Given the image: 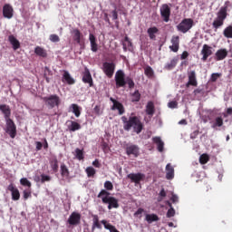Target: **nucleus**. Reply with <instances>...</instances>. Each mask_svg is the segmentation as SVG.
I'll list each match as a JSON object with an SVG mask.
<instances>
[{"instance_id": "f257e3e1", "label": "nucleus", "mask_w": 232, "mask_h": 232, "mask_svg": "<svg viewBox=\"0 0 232 232\" xmlns=\"http://www.w3.org/2000/svg\"><path fill=\"white\" fill-rule=\"evenodd\" d=\"M121 121L123 122V130H125V131H130V130L133 128L135 133L139 134L144 128L142 121H140V119L137 116H130L129 120L126 116H122Z\"/></svg>"}, {"instance_id": "f03ea898", "label": "nucleus", "mask_w": 232, "mask_h": 232, "mask_svg": "<svg viewBox=\"0 0 232 232\" xmlns=\"http://www.w3.org/2000/svg\"><path fill=\"white\" fill-rule=\"evenodd\" d=\"M42 101L44 102L45 105L50 110H53V108H59V106H61V98L57 94L42 97Z\"/></svg>"}, {"instance_id": "7ed1b4c3", "label": "nucleus", "mask_w": 232, "mask_h": 232, "mask_svg": "<svg viewBox=\"0 0 232 232\" xmlns=\"http://www.w3.org/2000/svg\"><path fill=\"white\" fill-rule=\"evenodd\" d=\"M194 24H195V22L193 21V19L184 18L177 25V30H178V32H181V34H188V32H189L191 28H193Z\"/></svg>"}, {"instance_id": "20e7f679", "label": "nucleus", "mask_w": 232, "mask_h": 232, "mask_svg": "<svg viewBox=\"0 0 232 232\" xmlns=\"http://www.w3.org/2000/svg\"><path fill=\"white\" fill-rule=\"evenodd\" d=\"M102 70L108 79H111L115 73V64L112 62H105L102 63Z\"/></svg>"}, {"instance_id": "39448f33", "label": "nucleus", "mask_w": 232, "mask_h": 232, "mask_svg": "<svg viewBox=\"0 0 232 232\" xmlns=\"http://www.w3.org/2000/svg\"><path fill=\"white\" fill-rule=\"evenodd\" d=\"M114 79L116 82V88H124V86H126V74L124 73V71H117Z\"/></svg>"}, {"instance_id": "423d86ee", "label": "nucleus", "mask_w": 232, "mask_h": 232, "mask_svg": "<svg viewBox=\"0 0 232 232\" xmlns=\"http://www.w3.org/2000/svg\"><path fill=\"white\" fill-rule=\"evenodd\" d=\"M6 121V133L11 137V139H15L17 135V127L12 119L5 120Z\"/></svg>"}, {"instance_id": "0eeeda50", "label": "nucleus", "mask_w": 232, "mask_h": 232, "mask_svg": "<svg viewBox=\"0 0 232 232\" xmlns=\"http://www.w3.org/2000/svg\"><path fill=\"white\" fill-rule=\"evenodd\" d=\"M160 15L164 23H169V17L171 16V8L168 4H163L160 8Z\"/></svg>"}, {"instance_id": "6e6552de", "label": "nucleus", "mask_w": 232, "mask_h": 232, "mask_svg": "<svg viewBox=\"0 0 232 232\" xmlns=\"http://www.w3.org/2000/svg\"><path fill=\"white\" fill-rule=\"evenodd\" d=\"M110 101L112 102V106L111 107V110L112 111H115V110H118L119 115H124L126 110L124 109V105L121 103V102L115 100L113 97L110 98Z\"/></svg>"}, {"instance_id": "1a4fd4ad", "label": "nucleus", "mask_w": 232, "mask_h": 232, "mask_svg": "<svg viewBox=\"0 0 232 232\" xmlns=\"http://www.w3.org/2000/svg\"><path fill=\"white\" fill-rule=\"evenodd\" d=\"M102 202L103 204H109L108 209H117L119 208V199L115 197L103 198Z\"/></svg>"}, {"instance_id": "9d476101", "label": "nucleus", "mask_w": 232, "mask_h": 232, "mask_svg": "<svg viewBox=\"0 0 232 232\" xmlns=\"http://www.w3.org/2000/svg\"><path fill=\"white\" fill-rule=\"evenodd\" d=\"M188 82L186 83V88H189V86H198V82H197V72L195 71H188Z\"/></svg>"}, {"instance_id": "9b49d317", "label": "nucleus", "mask_w": 232, "mask_h": 232, "mask_svg": "<svg viewBox=\"0 0 232 232\" xmlns=\"http://www.w3.org/2000/svg\"><path fill=\"white\" fill-rule=\"evenodd\" d=\"M82 81L84 82V84H89L90 88L93 87V78H92V73L90 72V69H88V67L84 68Z\"/></svg>"}, {"instance_id": "f8f14e48", "label": "nucleus", "mask_w": 232, "mask_h": 232, "mask_svg": "<svg viewBox=\"0 0 232 232\" xmlns=\"http://www.w3.org/2000/svg\"><path fill=\"white\" fill-rule=\"evenodd\" d=\"M201 55H203L201 61L206 63L208 58L210 57V55H213V47L209 46L208 44H204L201 50Z\"/></svg>"}, {"instance_id": "ddd939ff", "label": "nucleus", "mask_w": 232, "mask_h": 232, "mask_svg": "<svg viewBox=\"0 0 232 232\" xmlns=\"http://www.w3.org/2000/svg\"><path fill=\"white\" fill-rule=\"evenodd\" d=\"M68 224L70 226H79L81 224V214L79 212H72L68 218Z\"/></svg>"}, {"instance_id": "4468645a", "label": "nucleus", "mask_w": 232, "mask_h": 232, "mask_svg": "<svg viewBox=\"0 0 232 232\" xmlns=\"http://www.w3.org/2000/svg\"><path fill=\"white\" fill-rule=\"evenodd\" d=\"M8 191L11 192L12 200H19L21 198V193L19 192V188H16L14 184H10L7 187Z\"/></svg>"}, {"instance_id": "2eb2a0df", "label": "nucleus", "mask_w": 232, "mask_h": 232, "mask_svg": "<svg viewBox=\"0 0 232 232\" xmlns=\"http://www.w3.org/2000/svg\"><path fill=\"white\" fill-rule=\"evenodd\" d=\"M3 15L5 19H12L14 17V7L9 4L3 6Z\"/></svg>"}, {"instance_id": "dca6fc26", "label": "nucleus", "mask_w": 232, "mask_h": 232, "mask_svg": "<svg viewBox=\"0 0 232 232\" xmlns=\"http://www.w3.org/2000/svg\"><path fill=\"white\" fill-rule=\"evenodd\" d=\"M170 43L172 45L169 46V50L174 53L179 52V48H180V37L175 35L172 36Z\"/></svg>"}, {"instance_id": "f3484780", "label": "nucleus", "mask_w": 232, "mask_h": 232, "mask_svg": "<svg viewBox=\"0 0 232 232\" xmlns=\"http://www.w3.org/2000/svg\"><path fill=\"white\" fill-rule=\"evenodd\" d=\"M144 177L146 176L142 173H130L128 174L127 179H130L135 184H140V180H144Z\"/></svg>"}, {"instance_id": "a211bd4d", "label": "nucleus", "mask_w": 232, "mask_h": 232, "mask_svg": "<svg viewBox=\"0 0 232 232\" xmlns=\"http://www.w3.org/2000/svg\"><path fill=\"white\" fill-rule=\"evenodd\" d=\"M62 82H65L66 84L72 86V84H75V79L72 77L68 71L64 70L62 77Z\"/></svg>"}, {"instance_id": "6ab92c4d", "label": "nucleus", "mask_w": 232, "mask_h": 232, "mask_svg": "<svg viewBox=\"0 0 232 232\" xmlns=\"http://www.w3.org/2000/svg\"><path fill=\"white\" fill-rule=\"evenodd\" d=\"M0 111L3 113L5 121L10 120V116L12 115V110L10 109V105L0 104Z\"/></svg>"}, {"instance_id": "aec40b11", "label": "nucleus", "mask_w": 232, "mask_h": 232, "mask_svg": "<svg viewBox=\"0 0 232 232\" xmlns=\"http://www.w3.org/2000/svg\"><path fill=\"white\" fill-rule=\"evenodd\" d=\"M127 155H133L139 157V147L137 145H129L126 147Z\"/></svg>"}, {"instance_id": "412c9836", "label": "nucleus", "mask_w": 232, "mask_h": 232, "mask_svg": "<svg viewBox=\"0 0 232 232\" xmlns=\"http://www.w3.org/2000/svg\"><path fill=\"white\" fill-rule=\"evenodd\" d=\"M175 177V169L171 166V163H168L166 166V179L171 180Z\"/></svg>"}, {"instance_id": "4be33fe9", "label": "nucleus", "mask_w": 232, "mask_h": 232, "mask_svg": "<svg viewBox=\"0 0 232 232\" xmlns=\"http://www.w3.org/2000/svg\"><path fill=\"white\" fill-rule=\"evenodd\" d=\"M8 41L10 44H12L13 50H19L21 48V43H19V40L13 34L8 36Z\"/></svg>"}, {"instance_id": "5701e85b", "label": "nucleus", "mask_w": 232, "mask_h": 232, "mask_svg": "<svg viewBox=\"0 0 232 232\" xmlns=\"http://www.w3.org/2000/svg\"><path fill=\"white\" fill-rule=\"evenodd\" d=\"M89 40L91 43V50L92 52H97L99 50V45L97 44V38L93 34H89Z\"/></svg>"}, {"instance_id": "b1692460", "label": "nucleus", "mask_w": 232, "mask_h": 232, "mask_svg": "<svg viewBox=\"0 0 232 232\" xmlns=\"http://www.w3.org/2000/svg\"><path fill=\"white\" fill-rule=\"evenodd\" d=\"M227 17V5H225L219 9L217 19H219L221 21H226Z\"/></svg>"}, {"instance_id": "393cba45", "label": "nucleus", "mask_w": 232, "mask_h": 232, "mask_svg": "<svg viewBox=\"0 0 232 232\" xmlns=\"http://www.w3.org/2000/svg\"><path fill=\"white\" fill-rule=\"evenodd\" d=\"M147 34L151 41H156L157 34H159V28H157L156 26L150 27L147 30Z\"/></svg>"}, {"instance_id": "a878e982", "label": "nucleus", "mask_w": 232, "mask_h": 232, "mask_svg": "<svg viewBox=\"0 0 232 232\" xmlns=\"http://www.w3.org/2000/svg\"><path fill=\"white\" fill-rule=\"evenodd\" d=\"M152 140L157 145L158 151L162 153L164 151V141H162V139L160 137H153Z\"/></svg>"}, {"instance_id": "bb28decb", "label": "nucleus", "mask_w": 232, "mask_h": 232, "mask_svg": "<svg viewBox=\"0 0 232 232\" xmlns=\"http://www.w3.org/2000/svg\"><path fill=\"white\" fill-rule=\"evenodd\" d=\"M146 113L147 115H150V117H152V115H155V104L153 102H149L146 105Z\"/></svg>"}, {"instance_id": "cd10ccee", "label": "nucleus", "mask_w": 232, "mask_h": 232, "mask_svg": "<svg viewBox=\"0 0 232 232\" xmlns=\"http://www.w3.org/2000/svg\"><path fill=\"white\" fill-rule=\"evenodd\" d=\"M227 57V51L226 49H219L216 53V59L217 61H223Z\"/></svg>"}, {"instance_id": "c85d7f7f", "label": "nucleus", "mask_w": 232, "mask_h": 232, "mask_svg": "<svg viewBox=\"0 0 232 232\" xmlns=\"http://www.w3.org/2000/svg\"><path fill=\"white\" fill-rule=\"evenodd\" d=\"M50 166L54 173L59 171V160L57 158H53L50 160Z\"/></svg>"}, {"instance_id": "c756f323", "label": "nucleus", "mask_w": 232, "mask_h": 232, "mask_svg": "<svg viewBox=\"0 0 232 232\" xmlns=\"http://www.w3.org/2000/svg\"><path fill=\"white\" fill-rule=\"evenodd\" d=\"M222 26H224V20L216 18L212 23V28L214 29V32H218V28H220Z\"/></svg>"}, {"instance_id": "7c9ffc66", "label": "nucleus", "mask_w": 232, "mask_h": 232, "mask_svg": "<svg viewBox=\"0 0 232 232\" xmlns=\"http://www.w3.org/2000/svg\"><path fill=\"white\" fill-rule=\"evenodd\" d=\"M145 220H147L149 224H151L152 222H159L160 218L156 214H147Z\"/></svg>"}, {"instance_id": "2f4dec72", "label": "nucleus", "mask_w": 232, "mask_h": 232, "mask_svg": "<svg viewBox=\"0 0 232 232\" xmlns=\"http://www.w3.org/2000/svg\"><path fill=\"white\" fill-rule=\"evenodd\" d=\"M34 53L38 55L39 57H47L48 53H46V50H44L41 46H36L34 49Z\"/></svg>"}, {"instance_id": "473e14b6", "label": "nucleus", "mask_w": 232, "mask_h": 232, "mask_svg": "<svg viewBox=\"0 0 232 232\" xmlns=\"http://www.w3.org/2000/svg\"><path fill=\"white\" fill-rule=\"evenodd\" d=\"M81 31H79V29L72 30V39L77 44H81Z\"/></svg>"}, {"instance_id": "72a5a7b5", "label": "nucleus", "mask_w": 232, "mask_h": 232, "mask_svg": "<svg viewBox=\"0 0 232 232\" xmlns=\"http://www.w3.org/2000/svg\"><path fill=\"white\" fill-rule=\"evenodd\" d=\"M60 169L62 177L68 179V177H70V169H68V167H66L64 163H62Z\"/></svg>"}, {"instance_id": "f704fd0d", "label": "nucleus", "mask_w": 232, "mask_h": 232, "mask_svg": "<svg viewBox=\"0 0 232 232\" xmlns=\"http://www.w3.org/2000/svg\"><path fill=\"white\" fill-rule=\"evenodd\" d=\"M70 122L71 124L68 125L69 131H77L78 130H81V124L73 121H71Z\"/></svg>"}, {"instance_id": "c9c22d12", "label": "nucleus", "mask_w": 232, "mask_h": 232, "mask_svg": "<svg viewBox=\"0 0 232 232\" xmlns=\"http://www.w3.org/2000/svg\"><path fill=\"white\" fill-rule=\"evenodd\" d=\"M224 125V119H222V117H217L215 119V121L213 122L211 128L215 129V128H220Z\"/></svg>"}, {"instance_id": "e433bc0d", "label": "nucleus", "mask_w": 232, "mask_h": 232, "mask_svg": "<svg viewBox=\"0 0 232 232\" xmlns=\"http://www.w3.org/2000/svg\"><path fill=\"white\" fill-rule=\"evenodd\" d=\"M223 35L227 39H232V25H227L224 30H223Z\"/></svg>"}, {"instance_id": "4c0bfd02", "label": "nucleus", "mask_w": 232, "mask_h": 232, "mask_svg": "<svg viewBox=\"0 0 232 232\" xmlns=\"http://www.w3.org/2000/svg\"><path fill=\"white\" fill-rule=\"evenodd\" d=\"M177 63H179V59L173 58L169 63L165 65V70H173V68L177 66Z\"/></svg>"}, {"instance_id": "58836bf2", "label": "nucleus", "mask_w": 232, "mask_h": 232, "mask_svg": "<svg viewBox=\"0 0 232 232\" xmlns=\"http://www.w3.org/2000/svg\"><path fill=\"white\" fill-rule=\"evenodd\" d=\"M71 108L72 110V113H74L75 117H81V107L77 105L76 103H72L71 105Z\"/></svg>"}, {"instance_id": "ea45409f", "label": "nucleus", "mask_w": 232, "mask_h": 232, "mask_svg": "<svg viewBox=\"0 0 232 232\" xmlns=\"http://www.w3.org/2000/svg\"><path fill=\"white\" fill-rule=\"evenodd\" d=\"M140 101V92H139V90H136L131 94V102H139Z\"/></svg>"}, {"instance_id": "a19ab883", "label": "nucleus", "mask_w": 232, "mask_h": 232, "mask_svg": "<svg viewBox=\"0 0 232 232\" xmlns=\"http://www.w3.org/2000/svg\"><path fill=\"white\" fill-rule=\"evenodd\" d=\"M98 198H102H102H110V192H108L106 189H102L98 194Z\"/></svg>"}, {"instance_id": "79ce46f5", "label": "nucleus", "mask_w": 232, "mask_h": 232, "mask_svg": "<svg viewBox=\"0 0 232 232\" xmlns=\"http://www.w3.org/2000/svg\"><path fill=\"white\" fill-rule=\"evenodd\" d=\"M75 157L78 160H84V151H82L81 149H76Z\"/></svg>"}, {"instance_id": "37998d69", "label": "nucleus", "mask_w": 232, "mask_h": 232, "mask_svg": "<svg viewBox=\"0 0 232 232\" xmlns=\"http://www.w3.org/2000/svg\"><path fill=\"white\" fill-rule=\"evenodd\" d=\"M126 84H128L130 90H133V88H135V82H133V79L130 76L126 77L125 85Z\"/></svg>"}, {"instance_id": "c03bdc74", "label": "nucleus", "mask_w": 232, "mask_h": 232, "mask_svg": "<svg viewBox=\"0 0 232 232\" xmlns=\"http://www.w3.org/2000/svg\"><path fill=\"white\" fill-rule=\"evenodd\" d=\"M199 162H200V164H208V162H209V155L202 154L199 157Z\"/></svg>"}, {"instance_id": "a18cd8bd", "label": "nucleus", "mask_w": 232, "mask_h": 232, "mask_svg": "<svg viewBox=\"0 0 232 232\" xmlns=\"http://www.w3.org/2000/svg\"><path fill=\"white\" fill-rule=\"evenodd\" d=\"M86 173H87V177H94L95 173H97V171L93 169V167H87V169H85Z\"/></svg>"}, {"instance_id": "49530a36", "label": "nucleus", "mask_w": 232, "mask_h": 232, "mask_svg": "<svg viewBox=\"0 0 232 232\" xmlns=\"http://www.w3.org/2000/svg\"><path fill=\"white\" fill-rule=\"evenodd\" d=\"M20 184L22 186H26L27 188H32V182H30V180H28V179L26 178H22L20 179Z\"/></svg>"}, {"instance_id": "de8ad7c7", "label": "nucleus", "mask_w": 232, "mask_h": 232, "mask_svg": "<svg viewBox=\"0 0 232 232\" xmlns=\"http://www.w3.org/2000/svg\"><path fill=\"white\" fill-rule=\"evenodd\" d=\"M23 195H24V198L25 200H28V198H30V197H32V189L27 188V189L24 190Z\"/></svg>"}, {"instance_id": "09e8293b", "label": "nucleus", "mask_w": 232, "mask_h": 232, "mask_svg": "<svg viewBox=\"0 0 232 232\" xmlns=\"http://www.w3.org/2000/svg\"><path fill=\"white\" fill-rule=\"evenodd\" d=\"M104 188L107 191H113V183L111 181H105Z\"/></svg>"}, {"instance_id": "8fccbe9b", "label": "nucleus", "mask_w": 232, "mask_h": 232, "mask_svg": "<svg viewBox=\"0 0 232 232\" xmlns=\"http://www.w3.org/2000/svg\"><path fill=\"white\" fill-rule=\"evenodd\" d=\"M49 40L51 41V43H59V41H61V38H59V35L57 34H51L49 36Z\"/></svg>"}, {"instance_id": "3c124183", "label": "nucleus", "mask_w": 232, "mask_h": 232, "mask_svg": "<svg viewBox=\"0 0 232 232\" xmlns=\"http://www.w3.org/2000/svg\"><path fill=\"white\" fill-rule=\"evenodd\" d=\"M95 229H102V225H101V221L92 223V232L95 231Z\"/></svg>"}, {"instance_id": "603ef678", "label": "nucleus", "mask_w": 232, "mask_h": 232, "mask_svg": "<svg viewBox=\"0 0 232 232\" xmlns=\"http://www.w3.org/2000/svg\"><path fill=\"white\" fill-rule=\"evenodd\" d=\"M52 180V177L48 175L42 174L41 175V182L42 184H44V182H50Z\"/></svg>"}, {"instance_id": "864d4df0", "label": "nucleus", "mask_w": 232, "mask_h": 232, "mask_svg": "<svg viewBox=\"0 0 232 232\" xmlns=\"http://www.w3.org/2000/svg\"><path fill=\"white\" fill-rule=\"evenodd\" d=\"M165 197H166V190H164V188H162L159 194L158 202H162V200L164 199Z\"/></svg>"}, {"instance_id": "5fc2aeb1", "label": "nucleus", "mask_w": 232, "mask_h": 232, "mask_svg": "<svg viewBox=\"0 0 232 232\" xmlns=\"http://www.w3.org/2000/svg\"><path fill=\"white\" fill-rule=\"evenodd\" d=\"M145 75H147V77H153V69H151V67L148 66L145 69Z\"/></svg>"}, {"instance_id": "6e6d98bb", "label": "nucleus", "mask_w": 232, "mask_h": 232, "mask_svg": "<svg viewBox=\"0 0 232 232\" xmlns=\"http://www.w3.org/2000/svg\"><path fill=\"white\" fill-rule=\"evenodd\" d=\"M220 73L216 72V73H212L211 77H210V81L211 82H217V81L218 80V77H220Z\"/></svg>"}, {"instance_id": "4d7b16f0", "label": "nucleus", "mask_w": 232, "mask_h": 232, "mask_svg": "<svg viewBox=\"0 0 232 232\" xmlns=\"http://www.w3.org/2000/svg\"><path fill=\"white\" fill-rule=\"evenodd\" d=\"M171 217H175V208H170L167 212V218H171Z\"/></svg>"}, {"instance_id": "13d9d810", "label": "nucleus", "mask_w": 232, "mask_h": 232, "mask_svg": "<svg viewBox=\"0 0 232 232\" xmlns=\"http://www.w3.org/2000/svg\"><path fill=\"white\" fill-rule=\"evenodd\" d=\"M142 213H144V208H138V210L134 213V217H142Z\"/></svg>"}, {"instance_id": "bf43d9fd", "label": "nucleus", "mask_w": 232, "mask_h": 232, "mask_svg": "<svg viewBox=\"0 0 232 232\" xmlns=\"http://www.w3.org/2000/svg\"><path fill=\"white\" fill-rule=\"evenodd\" d=\"M94 113H96L97 115H102V111H101V105H96L95 107H94Z\"/></svg>"}, {"instance_id": "052dcab7", "label": "nucleus", "mask_w": 232, "mask_h": 232, "mask_svg": "<svg viewBox=\"0 0 232 232\" xmlns=\"http://www.w3.org/2000/svg\"><path fill=\"white\" fill-rule=\"evenodd\" d=\"M111 14L113 21H117V19H119V14L117 13V10H113Z\"/></svg>"}, {"instance_id": "680f3d73", "label": "nucleus", "mask_w": 232, "mask_h": 232, "mask_svg": "<svg viewBox=\"0 0 232 232\" xmlns=\"http://www.w3.org/2000/svg\"><path fill=\"white\" fill-rule=\"evenodd\" d=\"M169 108H177L178 103L175 101L169 102L168 104Z\"/></svg>"}, {"instance_id": "e2e57ef3", "label": "nucleus", "mask_w": 232, "mask_h": 232, "mask_svg": "<svg viewBox=\"0 0 232 232\" xmlns=\"http://www.w3.org/2000/svg\"><path fill=\"white\" fill-rule=\"evenodd\" d=\"M124 41L125 43H127V46H133V44L131 43V40H130V37L125 36Z\"/></svg>"}, {"instance_id": "0e129e2a", "label": "nucleus", "mask_w": 232, "mask_h": 232, "mask_svg": "<svg viewBox=\"0 0 232 232\" xmlns=\"http://www.w3.org/2000/svg\"><path fill=\"white\" fill-rule=\"evenodd\" d=\"M36 150L37 151H41V150H43V143L41 141H36Z\"/></svg>"}, {"instance_id": "69168bd1", "label": "nucleus", "mask_w": 232, "mask_h": 232, "mask_svg": "<svg viewBox=\"0 0 232 232\" xmlns=\"http://www.w3.org/2000/svg\"><path fill=\"white\" fill-rule=\"evenodd\" d=\"M92 224H94L95 222H100L98 215L92 214Z\"/></svg>"}, {"instance_id": "338daca9", "label": "nucleus", "mask_w": 232, "mask_h": 232, "mask_svg": "<svg viewBox=\"0 0 232 232\" xmlns=\"http://www.w3.org/2000/svg\"><path fill=\"white\" fill-rule=\"evenodd\" d=\"M92 166H94V168H101V162H99V160H95L92 162Z\"/></svg>"}, {"instance_id": "774afa93", "label": "nucleus", "mask_w": 232, "mask_h": 232, "mask_svg": "<svg viewBox=\"0 0 232 232\" xmlns=\"http://www.w3.org/2000/svg\"><path fill=\"white\" fill-rule=\"evenodd\" d=\"M189 55V53H188V51H185L182 53L181 54V59L184 60V59H188V56Z\"/></svg>"}]
</instances>
